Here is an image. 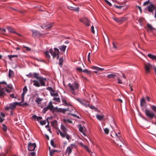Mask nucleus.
<instances>
[{
  "label": "nucleus",
  "mask_w": 156,
  "mask_h": 156,
  "mask_svg": "<svg viewBox=\"0 0 156 156\" xmlns=\"http://www.w3.org/2000/svg\"><path fill=\"white\" fill-rule=\"evenodd\" d=\"M16 103H16V106L17 105H18V106H21L22 107V104H21V102H15Z\"/></svg>",
  "instance_id": "nucleus-56"
},
{
  "label": "nucleus",
  "mask_w": 156,
  "mask_h": 156,
  "mask_svg": "<svg viewBox=\"0 0 156 156\" xmlns=\"http://www.w3.org/2000/svg\"><path fill=\"white\" fill-rule=\"evenodd\" d=\"M23 92L21 94V95H25V94L26 93L27 91V86H25L23 88Z\"/></svg>",
  "instance_id": "nucleus-29"
},
{
  "label": "nucleus",
  "mask_w": 156,
  "mask_h": 156,
  "mask_svg": "<svg viewBox=\"0 0 156 156\" xmlns=\"http://www.w3.org/2000/svg\"><path fill=\"white\" fill-rule=\"evenodd\" d=\"M36 147V145L35 143H29L28 144V150L30 151H34Z\"/></svg>",
  "instance_id": "nucleus-11"
},
{
  "label": "nucleus",
  "mask_w": 156,
  "mask_h": 156,
  "mask_svg": "<svg viewBox=\"0 0 156 156\" xmlns=\"http://www.w3.org/2000/svg\"><path fill=\"white\" fill-rule=\"evenodd\" d=\"M54 51L52 48L49 50L50 53L53 56V58H54L56 56H57V59H58L59 57V50L56 48H54Z\"/></svg>",
  "instance_id": "nucleus-3"
},
{
  "label": "nucleus",
  "mask_w": 156,
  "mask_h": 156,
  "mask_svg": "<svg viewBox=\"0 0 156 156\" xmlns=\"http://www.w3.org/2000/svg\"><path fill=\"white\" fill-rule=\"evenodd\" d=\"M24 95H21V102H23L24 101Z\"/></svg>",
  "instance_id": "nucleus-52"
},
{
  "label": "nucleus",
  "mask_w": 156,
  "mask_h": 156,
  "mask_svg": "<svg viewBox=\"0 0 156 156\" xmlns=\"http://www.w3.org/2000/svg\"><path fill=\"white\" fill-rule=\"evenodd\" d=\"M60 129L64 136H65V137H66L68 140L70 141V139L71 138V137L70 135L67 133V131L68 130V129L64 125L62 124L61 125Z\"/></svg>",
  "instance_id": "nucleus-2"
},
{
  "label": "nucleus",
  "mask_w": 156,
  "mask_h": 156,
  "mask_svg": "<svg viewBox=\"0 0 156 156\" xmlns=\"http://www.w3.org/2000/svg\"><path fill=\"white\" fill-rule=\"evenodd\" d=\"M52 24H48L47 25H46L44 26V27H45L47 29H49L52 27Z\"/></svg>",
  "instance_id": "nucleus-42"
},
{
  "label": "nucleus",
  "mask_w": 156,
  "mask_h": 156,
  "mask_svg": "<svg viewBox=\"0 0 156 156\" xmlns=\"http://www.w3.org/2000/svg\"><path fill=\"white\" fill-rule=\"evenodd\" d=\"M145 113L146 116L151 119H152L154 117H156L154 113L149 109H146L145 110Z\"/></svg>",
  "instance_id": "nucleus-7"
},
{
  "label": "nucleus",
  "mask_w": 156,
  "mask_h": 156,
  "mask_svg": "<svg viewBox=\"0 0 156 156\" xmlns=\"http://www.w3.org/2000/svg\"><path fill=\"white\" fill-rule=\"evenodd\" d=\"M11 73H13V72L11 70L9 69V73L8 75L9 77V78H10L11 76Z\"/></svg>",
  "instance_id": "nucleus-47"
},
{
  "label": "nucleus",
  "mask_w": 156,
  "mask_h": 156,
  "mask_svg": "<svg viewBox=\"0 0 156 156\" xmlns=\"http://www.w3.org/2000/svg\"><path fill=\"white\" fill-rule=\"evenodd\" d=\"M3 84L5 85V84ZM5 85H7V87L10 89H12V87L11 85H7V84L6 85L5 84Z\"/></svg>",
  "instance_id": "nucleus-57"
},
{
  "label": "nucleus",
  "mask_w": 156,
  "mask_h": 156,
  "mask_svg": "<svg viewBox=\"0 0 156 156\" xmlns=\"http://www.w3.org/2000/svg\"><path fill=\"white\" fill-rule=\"evenodd\" d=\"M58 150H50L49 151V154L50 156H52L53 155V154L55 152H58Z\"/></svg>",
  "instance_id": "nucleus-30"
},
{
  "label": "nucleus",
  "mask_w": 156,
  "mask_h": 156,
  "mask_svg": "<svg viewBox=\"0 0 156 156\" xmlns=\"http://www.w3.org/2000/svg\"><path fill=\"white\" fill-rule=\"evenodd\" d=\"M154 65H151L149 63H147L144 64V68L145 73L147 74L151 73V71L153 68Z\"/></svg>",
  "instance_id": "nucleus-5"
},
{
  "label": "nucleus",
  "mask_w": 156,
  "mask_h": 156,
  "mask_svg": "<svg viewBox=\"0 0 156 156\" xmlns=\"http://www.w3.org/2000/svg\"><path fill=\"white\" fill-rule=\"evenodd\" d=\"M44 54L45 57L48 59L50 58V56L49 55V52L48 51H46L44 53Z\"/></svg>",
  "instance_id": "nucleus-34"
},
{
  "label": "nucleus",
  "mask_w": 156,
  "mask_h": 156,
  "mask_svg": "<svg viewBox=\"0 0 156 156\" xmlns=\"http://www.w3.org/2000/svg\"><path fill=\"white\" fill-rule=\"evenodd\" d=\"M6 28L9 32L13 33H16L14 29L12 27L10 26H8L6 27Z\"/></svg>",
  "instance_id": "nucleus-21"
},
{
  "label": "nucleus",
  "mask_w": 156,
  "mask_h": 156,
  "mask_svg": "<svg viewBox=\"0 0 156 156\" xmlns=\"http://www.w3.org/2000/svg\"><path fill=\"white\" fill-rule=\"evenodd\" d=\"M33 74V76L34 78H36L37 79L39 78L40 77H39L38 76L39 74L38 73H34Z\"/></svg>",
  "instance_id": "nucleus-38"
},
{
  "label": "nucleus",
  "mask_w": 156,
  "mask_h": 156,
  "mask_svg": "<svg viewBox=\"0 0 156 156\" xmlns=\"http://www.w3.org/2000/svg\"><path fill=\"white\" fill-rule=\"evenodd\" d=\"M58 129V131L57 132V134L58 135L59 134V133H60V135L62 137L64 138H65V136L62 131H61L59 129Z\"/></svg>",
  "instance_id": "nucleus-26"
},
{
  "label": "nucleus",
  "mask_w": 156,
  "mask_h": 156,
  "mask_svg": "<svg viewBox=\"0 0 156 156\" xmlns=\"http://www.w3.org/2000/svg\"><path fill=\"white\" fill-rule=\"evenodd\" d=\"M9 58V59L10 60H12V58H14V57H18V55H8V56Z\"/></svg>",
  "instance_id": "nucleus-35"
},
{
  "label": "nucleus",
  "mask_w": 156,
  "mask_h": 156,
  "mask_svg": "<svg viewBox=\"0 0 156 156\" xmlns=\"http://www.w3.org/2000/svg\"><path fill=\"white\" fill-rule=\"evenodd\" d=\"M115 143L120 147H122V145L123 144V143L121 140L120 137L118 139L115 140Z\"/></svg>",
  "instance_id": "nucleus-18"
},
{
  "label": "nucleus",
  "mask_w": 156,
  "mask_h": 156,
  "mask_svg": "<svg viewBox=\"0 0 156 156\" xmlns=\"http://www.w3.org/2000/svg\"><path fill=\"white\" fill-rule=\"evenodd\" d=\"M153 68H154V71L155 74L156 76V66H154Z\"/></svg>",
  "instance_id": "nucleus-64"
},
{
  "label": "nucleus",
  "mask_w": 156,
  "mask_h": 156,
  "mask_svg": "<svg viewBox=\"0 0 156 156\" xmlns=\"http://www.w3.org/2000/svg\"><path fill=\"white\" fill-rule=\"evenodd\" d=\"M46 89L49 91L50 94V95L51 96L54 97H58V93H54L55 92V90H54L52 87H47Z\"/></svg>",
  "instance_id": "nucleus-9"
},
{
  "label": "nucleus",
  "mask_w": 156,
  "mask_h": 156,
  "mask_svg": "<svg viewBox=\"0 0 156 156\" xmlns=\"http://www.w3.org/2000/svg\"><path fill=\"white\" fill-rule=\"evenodd\" d=\"M23 47L25 48L26 49V50L27 51H30L31 50V49L29 48L28 47H27V46H23Z\"/></svg>",
  "instance_id": "nucleus-55"
},
{
  "label": "nucleus",
  "mask_w": 156,
  "mask_h": 156,
  "mask_svg": "<svg viewBox=\"0 0 156 156\" xmlns=\"http://www.w3.org/2000/svg\"><path fill=\"white\" fill-rule=\"evenodd\" d=\"M62 103L65 104V105H68V104L65 98L63 97L62 98Z\"/></svg>",
  "instance_id": "nucleus-33"
},
{
  "label": "nucleus",
  "mask_w": 156,
  "mask_h": 156,
  "mask_svg": "<svg viewBox=\"0 0 156 156\" xmlns=\"http://www.w3.org/2000/svg\"><path fill=\"white\" fill-rule=\"evenodd\" d=\"M96 117L97 119L99 121H101L104 118L103 115H100L98 114L96 115Z\"/></svg>",
  "instance_id": "nucleus-25"
},
{
  "label": "nucleus",
  "mask_w": 156,
  "mask_h": 156,
  "mask_svg": "<svg viewBox=\"0 0 156 156\" xmlns=\"http://www.w3.org/2000/svg\"><path fill=\"white\" fill-rule=\"evenodd\" d=\"M63 61L62 58H59V59L58 64L59 65L60 67H62L63 64Z\"/></svg>",
  "instance_id": "nucleus-32"
},
{
  "label": "nucleus",
  "mask_w": 156,
  "mask_h": 156,
  "mask_svg": "<svg viewBox=\"0 0 156 156\" xmlns=\"http://www.w3.org/2000/svg\"><path fill=\"white\" fill-rule=\"evenodd\" d=\"M31 119H34V120L35 121L37 120V115H33L32 117L30 118Z\"/></svg>",
  "instance_id": "nucleus-45"
},
{
  "label": "nucleus",
  "mask_w": 156,
  "mask_h": 156,
  "mask_svg": "<svg viewBox=\"0 0 156 156\" xmlns=\"http://www.w3.org/2000/svg\"><path fill=\"white\" fill-rule=\"evenodd\" d=\"M40 124L42 125H44L46 123V121L45 120L41 121H40Z\"/></svg>",
  "instance_id": "nucleus-46"
},
{
  "label": "nucleus",
  "mask_w": 156,
  "mask_h": 156,
  "mask_svg": "<svg viewBox=\"0 0 156 156\" xmlns=\"http://www.w3.org/2000/svg\"><path fill=\"white\" fill-rule=\"evenodd\" d=\"M48 110L46 107L44 108L42 110V112L45 113Z\"/></svg>",
  "instance_id": "nucleus-50"
},
{
  "label": "nucleus",
  "mask_w": 156,
  "mask_h": 156,
  "mask_svg": "<svg viewBox=\"0 0 156 156\" xmlns=\"http://www.w3.org/2000/svg\"><path fill=\"white\" fill-rule=\"evenodd\" d=\"M79 130L83 134L86 136L85 131L86 130V129L85 127H82L81 124L80 125Z\"/></svg>",
  "instance_id": "nucleus-14"
},
{
  "label": "nucleus",
  "mask_w": 156,
  "mask_h": 156,
  "mask_svg": "<svg viewBox=\"0 0 156 156\" xmlns=\"http://www.w3.org/2000/svg\"><path fill=\"white\" fill-rule=\"evenodd\" d=\"M140 105L141 106H143L144 105V104L145 103V100L144 98H142L140 101Z\"/></svg>",
  "instance_id": "nucleus-36"
},
{
  "label": "nucleus",
  "mask_w": 156,
  "mask_h": 156,
  "mask_svg": "<svg viewBox=\"0 0 156 156\" xmlns=\"http://www.w3.org/2000/svg\"><path fill=\"white\" fill-rule=\"evenodd\" d=\"M43 100L42 98H40L39 97H37V98L36 100H35V101L38 104H41V102Z\"/></svg>",
  "instance_id": "nucleus-28"
},
{
  "label": "nucleus",
  "mask_w": 156,
  "mask_h": 156,
  "mask_svg": "<svg viewBox=\"0 0 156 156\" xmlns=\"http://www.w3.org/2000/svg\"><path fill=\"white\" fill-rule=\"evenodd\" d=\"M57 121L54 120L51 122V124L52 126L56 129H57Z\"/></svg>",
  "instance_id": "nucleus-19"
},
{
  "label": "nucleus",
  "mask_w": 156,
  "mask_h": 156,
  "mask_svg": "<svg viewBox=\"0 0 156 156\" xmlns=\"http://www.w3.org/2000/svg\"><path fill=\"white\" fill-rule=\"evenodd\" d=\"M31 156H35V153L34 152L30 153Z\"/></svg>",
  "instance_id": "nucleus-63"
},
{
  "label": "nucleus",
  "mask_w": 156,
  "mask_h": 156,
  "mask_svg": "<svg viewBox=\"0 0 156 156\" xmlns=\"http://www.w3.org/2000/svg\"><path fill=\"white\" fill-rule=\"evenodd\" d=\"M28 105V104L27 103L25 102L22 105V107H24L25 106H27Z\"/></svg>",
  "instance_id": "nucleus-58"
},
{
  "label": "nucleus",
  "mask_w": 156,
  "mask_h": 156,
  "mask_svg": "<svg viewBox=\"0 0 156 156\" xmlns=\"http://www.w3.org/2000/svg\"><path fill=\"white\" fill-rule=\"evenodd\" d=\"M51 145L54 147H55V145L54 142L53 140H51L50 142Z\"/></svg>",
  "instance_id": "nucleus-48"
},
{
  "label": "nucleus",
  "mask_w": 156,
  "mask_h": 156,
  "mask_svg": "<svg viewBox=\"0 0 156 156\" xmlns=\"http://www.w3.org/2000/svg\"><path fill=\"white\" fill-rule=\"evenodd\" d=\"M110 135L112 137L115 138V140H117L120 137V136L118 135L115 131H112L111 132Z\"/></svg>",
  "instance_id": "nucleus-17"
},
{
  "label": "nucleus",
  "mask_w": 156,
  "mask_h": 156,
  "mask_svg": "<svg viewBox=\"0 0 156 156\" xmlns=\"http://www.w3.org/2000/svg\"><path fill=\"white\" fill-rule=\"evenodd\" d=\"M116 76V73H114L107 75V77L108 79H112Z\"/></svg>",
  "instance_id": "nucleus-24"
},
{
  "label": "nucleus",
  "mask_w": 156,
  "mask_h": 156,
  "mask_svg": "<svg viewBox=\"0 0 156 156\" xmlns=\"http://www.w3.org/2000/svg\"><path fill=\"white\" fill-rule=\"evenodd\" d=\"M46 107L48 110H49L50 111H54V108L52 104V102L51 101H50L49 102Z\"/></svg>",
  "instance_id": "nucleus-16"
},
{
  "label": "nucleus",
  "mask_w": 156,
  "mask_h": 156,
  "mask_svg": "<svg viewBox=\"0 0 156 156\" xmlns=\"http://www.w3.org/2000/svg\"><path fill=\"white\" fill-rule=\"evenodd\" d=\"M151 3H152V2H150V0H148L147 1L145 2L143 4V5L144 6H145V5H147L148 4L149 5Z\"/></svg>",
  "instance_id": "nucleus-41"
},
{
  "label": "nucleus",
  "mask_w": 156,
  "mask_h": 156,
  "mask_svg": "<svg viewBox=\"0 0 156 156\" xmlns=\"http://www.w3.org/2000/svg\"><path fill=\"white\" fill-rule=\"evenodd\" d=\"M16 103L15 102H14L9 104V105L10 106V109L12 110L15 108L16 106Z\"/></svg>",
  "instance_id": "nucleus-22"
},
{
  "label": "nucleus",
  "mask_w": 156,
  "mask_h": 156,
  "mask_svg": "<svg viewBox=\"0 0 156 156\" xmlns=\"http://www.w3.org/2000/svg\"><path fill=\"white\" fill-rule=\"evenodd\" d=\"M147 56L151 59L156 61V55H153L151 54H148Z\"/></svg>",
  "instance_id": "nucleus-20"
},
{
  "label": "nucleus",
  "mask_w": 156,
  "mask_h": 156,
  "mask_svg": "<svg viewBox=\"0 0 156 156\" xmlns=\"http://www.w3.org/2000/svg\"><path fill=\"white\" fill-rule=\"evenodd\" d=\"M38 79L40 83H34L33 85L37 87H39L40 86H45V81L46 80V78H44L42 76H40Z\"/></svg>",
  "instance_id": "nucleus-4"
},
{
  "label": "nucleus",
  "mask_w": 156,
  "mask_h": 156,
  "mask_svg": "<svg viewBox=\"0 0 156 156\" xmlns=\"http://www.w3.org/2000/svg\"><path fill=\"white\" fill-rule=\"evenodd\" d=\"M104 130L105 133L107 134H108L109 133V130L107 128H105L104 129Z\"/></svg>",
  "instance_id": "nucleus-43"
},
{
  "label": "nucleus",
  "mask_w": 156,
  "mask_h": 156,
  "mask_svg": "<svg viewBox=\"0 0 156 156\" xmlns=\"http://www.w3.org/2000/svg\"><path fill=\"white\" fill-rule=\"evenodd\" d=\"M147 28L151 31H152L153 30H154L156 31V29L155 28H153L151 25L148 23L147 24Z\"/></svg>",
  "instance_id": "nucleus-27"
},
{
  "label": "nucleus",
  "mask_w": 156,
  "mask_h": 156,
  "mask_svg": "<svg viewBox=\"0 0 156 156\" xmlns=\"http://www.w3.org/2000/svg\"><path fill=\"white\" fill-rule=\"evenodd\" d=\"M76 147V145L75 144H71L68 146L66 150V153L68 154V155L70 154L72 151V150Z\"/></svg>",
  "instance_id": "nucleus-8"
},
{
  "label": "nucleus",
  "mask_w": 156,
  "mask_h": 156,
  "mask_svg": "<svg viewBox=\"0 0 156 156\" xmlns=\"http://www.w3.org/2000/svg\"><path fill=\"white\" fill-rule=\"evenodd\" d=\"M76 69L77 70L79 71H80V72L83 71L82 68L80 67L77 68H76Z\"/></svg>",
  "instance_id": "nucleus-61"
},
{
  "label": "nucleus",
  "mask_w": 156,
  "mask_h": 156,
  "mask_svg": "<svg viewBox=\"0 0 156 156\" xmlns=\"http://www.w3.org/2000/svg\"><path fill=\"white\" fill-rule=\"evenodd\" d=\"M2 129L5 132H6L7 130V127L4 124L2 125Z\"/></svg>",
  "instance_id": "nucleus-40"
},
{
  "label": "nucleus",
  "mask_w": 156,
  "mask_h": 156,
  "mask_svg": "<svg viewBox=\"0 0 156 156\" xmlns=\"http://www.w3.org/2000/svg\"><path fill=\"white\" fill-rule=\"evenodd\" d=\"M94 27L93 26H92L91 27V30L92 33L94 34L95 31L94 30Z\"/></svg>",
  "instance_id": "nucleus-59"
},
{
  "label": "nucleus",
  "mask_w": 156,
  "mask_h": 156,
  "mask_svg": "<svg viewBox=\"0 0 156 156\" xmlns=\"http://www.w3.org/2000/svg\"><path fill=\"white\" fill-rule=\"evenodd\" d=\"M90 108L93 109H95L97 110V108L94 106H90L89 105L88 106Z\"/></svg>",
  "instance_id": "nucleus-54"
},
{
  "label": "nucleus",
  "mask_w": 156,
  "mask_h": 156,
  "mask_svg": "<svg viewBox=\"0 0 156 156\" xmlns=\"http://www.w3.org/2000/svg\"><path fill=\"white\" fill-rule=\"evenodd\" d=\"M76 99L81 104L84 105L86 107H88V106L89 105V103L88 102L84 99H81L79 98H76Z\"/></svg>",
  "instance_id": "nucleus-10"
},
{
  "label": "nucleus",
  "mask_w": 156,
  "mask_h": 156,
  "mask_svg": "<svg viewBox=\"0 0 156 156\" xmlns=\"http://www.w3.org/2000/svg\"><path fill=\"white\" fill-rule=\"evenodd\" d=\"M62 109H63V110H62V112L63 113H65L66 111H69L68 108H67V109L62 108Z\"/></svg>",
  "instance_id": "nucleus-60"
},
{
  "label": "nucleus",
  "mask_w": 156,
  "mask_h": 156,
  "mask_svg": "<svg viewBox=\"0 0 156 156\" xmlns=\"http://www.w3.org/2000/svg\"><path fill=\"white\" fill-rule=\"evenodd\" d=\"M83 71L84 73H87V74L90 75L91 74V71H88L87 69L83 70Z\"/></svg>",
  "instance_id": "nucleus-37"
},
{
  "label": "nucleus",
  "mask_w": 156,
  "mask_h": 156,
  "mask_svg": "<svg viewBox=\"0 0 156 156\" xmlns=\"http://www.w3.org/2000/svg\"><path fill=\"white\" fill-rule=\"evenodd\" d=\"M80 21L87 26H90V21L87 18L84 17L80 18Z\"/></svg>",
  "instance_id": "nucleus-12"
},
{
  "label": "nucleus",
  "mask_w": 156,
  "mask_h": 156,
  "mask_svg": "<svg viewBox=\"0 0 156 156\" xmlns=\"http://www.w3.org/2000/svg\"><path fill=\"white\" fill-rule=\"evenodd\" d=\"M104 1L109 6H112V4L109 2L107 0H104Z\"/></svg>",
  "instance_id": "nucleus-51"
},
{
  "label": "nucleus",
  "mask_w": 156,
  "mask_h": 156,
  "mask_svg": "<svg viewBox=\"0 0 156 156\" xmlns=\"http://www.w3.org/2000/svg\"><path fill=\"white\" fill-rule=\"evenodd\" d=\"M66 46L65 45H60L59 46L58 48L59 49L63 52H65V51Z\"/></svg>",
  "instance_id": "nucleus-23"
},
{
  "label": "nucleus",
  "mask_w": 156,
  "mask_h": 156,
  "mask_svg": "<svg viewBox=\"0 0 156 156\" xmlns=\"http://www.w3.org/2000/svg\"><path fill=\"white\" fill-rule=\"evenodd\" d=\"M67 8L70 10L74 11L76 12H79V7L75 8L73 7L70 6L69 5H67Z\"/></svg>",
  "instance_id": "nucleus-15"
},
{
  "label": "nucleus",
  "mask_w": 156,
  "mask_h": 156,
  "mask_svg": "<svg viewBox=\"0 0 156 156\" xmlns=\"http://www.w3.org/2000/svg\"><path fill=\"white\" fill-rule=\"evenodd\" d=\"M114 6L116 8L119 9H121L123 7L122 6H118L115 5H114Z\"/></svg>",
  "instance_id": "nucleus-53"
},
{
  "label": "nucleus",
  "mask_w": 156,
  "mask_h": 156,
  "mask_svg": "<svg viewBox=\"0 0 156 156\" xmlns=\"http://www.w3.org/2000/svg\"><path fill=\"white\" fill-rule=\"evenodd\" d=\"M1 118H4L5 116V114L3 113L2 112H1V114L0 115V117Z\"/></svg>",
  "instance_id": "nucleus-62"
},
{
  "label": "nucleus",
  "mask_w": 156,
  "mask_h": 156,
  "mask_svg": "<svg viewBox=\"0 0 156 156\" xmlns=\"http://www.w3.org/2000/svg\"><path fill=\"white\" fill-rule=\"evenodd\" d=\"M146 9L149 12L152 13L153 14L154 13V11L156 10V7L155 5L152 3L147 5Z\"/></svg>",
  "instance_id": "nucleus-6"
},
{
  "label": "nucleus",
  "mask_w": 156,
  "mask_h": 156,
  "mask_svg": "<svg viewBox=\"0 0 156 156\" xmlns=\"http://www.w3.org/2000/svg\"><path fill=\"white\" fill-rule=\"evenodd\" d=\"M30 30L32 32V36L34 38L36 37H40L41 35V33L37 30L31 29Z\"/></svg>",
  "instance_id": "nucleus-13"
},
{
  "label": "nucleus",
  "mask_w": 156,
  "mask_h": 156,
  "mask_svg": "<svg viewBox=\"0 0 156 156\" xmlns=\"http://www.w3.org/2000/svg\"><path fill=\"white\" fill-rule=\"evenodd\" d=\"M62 110L63 109L62 108H58L57 107H56L54 108V111L59 112H62Z\"/></svg>",
  "instance_id": "nucleus-31"
},
{
  "label": "nucleus",
  "mask_w": 156,
  "mask_h": 156,
  "mask_svg": "<svg viewBox=\"0 0 156 156\" xmlns=\"http://www.w3.org/2000/svg\"><path fill=\"white\" fill-rule=\"evenodd\" d=\"M83 147L86 149V150L90 154L92 152L90 151L89 148L86 146H83Z\"/></svg>",
  "instance_id": "nucleus-39"
},
{
  "label": "nucleus",
  "mask_w": 156,
  "mask_h": 156,
  "mask_svg": "<svg viewBox=\"0 0 156 156\" xmlns=\"http://www.w3.org/2000/svg\"><path fill=\"white\" fill-rule=\"evenodd\" d=\"M68 86L72 91V94L74 95L75 94V90H78L80 86L79 84L76 82H74L73 83H69L68 84Z\"/></svg>",
  "instance_id": "nucleus-1"
},
{
  "label": "nucleus",
  "mask_w": 156,
  "mask_h": 156,
  "mask_svg": "<svg viewBox=\"0 0 156 156\" xmlns=\"http://www.w3.org/2000/svg\"><path fill=\"white\" fill-rule=\"evenodd\" d=\"M113 48L115 49H117V47L116 46V44L114 42L112 43Z\"/></svg>",
  "instance_id": "nucleus-49"
},
{
  "label": "nucleus",
  "mask_w": 156,
  "mask_h": 156,
  "mask_svg": "<svg viewBox=\"0 0 156 156\" xmlns=\"http://www.w3.org/2000/svg\"><path fill=\"white\" fill-rule=\"evenodd\" d=\"M53 100L56 101L58 102H60V100L59 98H53Z\"/></svg>",
  "instance_id": "nucleus-44"
}]
</instances>
